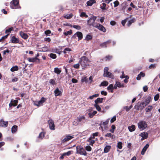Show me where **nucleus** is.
Returning a JSON list of instances; mask_svg holds the SVG:
<instances>
[{
  "label": "nucleus",
  "instance_id": "6e6552de",
  "mask_svg": "<svg viewBox=\"0 0 160 160\" xmlns=\"http://www.w3.org/2000/svg\"><path fill=\"white\" fill-rule=\"evenodd\" d=\"M46 100V98L44 97H42L40 100L34 103V105L38 107L41 106Z\"/></svg>",
  "mask_w": 160,
  "mask_h": 160
},
{
  "label": "nucleus",
  "instance_id": "4d7b16f0",
  "mask_svg": "<svg viewBox=\"0 0 160 160\" xmlns=\"http://www.w3.org/2000/svg\"><path fill=\"white\" fill-rule=\"evenodd\" d=\"M159 97V94H157L154 97V100L155 101H157Z\"/></svg>",
  "mask_w": 160,
  "mask_h": 160
},
{
  "label": "nucleus",
  "instance_id": "c85d7f7f",
  "mask_svg": "<svg viewBox=\"0 0 160 160\" xmlns=\"http://www.w3.org/2000/svg\"><path fill=\"white\" fill-rule=\"evenodd\" d=\"M111 148L110 146L107 145L106 146L104 149V152L105 153L108 152Z\"/></svg>",
  "mask_w": 160,
  "mask_h": 160
},
{
  "label": "nucleus",
  "instance_id": "c9c22d12",
  "mask_svg": "<svg viewBox=\"0 0 160 160\" xmlns=\"http://www.w3.org/2000/svg\"><path fill=\"white\" fill-rule=\"evenodd\" d=\"M135 21V19H131V20H130L128 22V24H127L128 26L129 27L131 25V24L132 23L134 22Z\"/></svg>",
  "mask_w": 160,
  "mask_h": 160
},
{
  "label": "nucleus",
  "instance_id": "4be33fe9",
  "mask_svg": "<svg viewBox=\"0 0 160 160\" xmlns=\"http://www.w3.org/2000/svg\"><path fill=\"white\" fill-rule=\"evenodd\" d=\"M103 99L104 98H98L97 99L95 100L94 101L95 103H97V104H98V103H102Z\"/></svg>",
  "mask_w": 160,
  "mask_h": 160
},
{
  "label": "nucleus",
  "instance_id": "13d9d810",
  "mask_svg": "<svg viewBox=\"0 0 160 160\" xmlns=\"http://www.w3.org/2000/svg\"><path fill=\"white\" fill-rule=\"evenodd\" d=\"M116 120V117L115 116H114L111 119L110 122L111 123L113 122Z\"/></svg>",
  "mask_w": 160,
  "mask_h": 160
},
{
  "label": "nucleus",
  "instance_id": "a18cd8bd",
  "mask_svg": "<svg viewBox=\"0 0 160 160\" xmlns=\"http://www.w3.org/2000/svg\"><path fill=\"white\" fill-rule=\"evenodd\" d=\"M72 33V31L71 30H70L69 31H68L67 32H65L63 34L64 35L67 36L68 35H70Z\"/></svg>",
  "mask_w": 160,
  "mask_h": 160
},
{
  "label": "nucleus",
  "instance_id": "393cba45",
  "mask_svg": "<svg viewBox=\"0 0 160 160\" xmlns=\"http://www.w3.org/2000/svg\"><path fill=\"white\" fill-rule=\"evenodd\" d=\"M107 90L108 91L110 90L112 92H113V86L112 84H111L107 87Z\"/></svg>",
  "mask_w": 160,
  "mask_h": 160
},
{
  "label": "nucleus",
  "instance_id": "e433bc0d",
  "mask_svg": "<svg viewBox=\"0 0 160 160\" xmlns=\"http://www.w3.org/2000/svg\"><path fill=\"white\" fill-rule=\"evenodd\" d=\"M94 106L96 108V109L98 111H100L101 110V108L100 107V106L97 103H95L94 104Z\"/></svg>",
  "mask_w": 160,
  "mask_h": 160
},
{
  "label": "nucleus",
  "instance_id": "aec40b11",
  "mask_svg": "<svg viewBox=\"0 0 160 160\" xmlns=\"http://www.w3.org/2000/svg\"><path fill=\"white\" fill-rule=\"evenodd\" d=\"M111 42V40H108L106 42H104L101 43L100 44L101 46L103 48H106L107 47V45L108 44L110 43Z\"/></svg>",
  "mask_w": 160,
  "mask_h": 160
},
{
  "label": "nucleus",
  "instance_id": "69168bd1",
  "mask_svg": "<svg viewBox=\"0 0 160 160\" xmlns=\"http://www.w3.org/2000/svg\"><path fill=\"white\" fill-rule=\"evenodd\" d=\"M44 33L46 35H49V34L51 33V31L49 30H48L45 31Z\"/></svg>",
  "mask_w": 160,
  "mask_h": 160
},
{
  "label": "nucleus",
  "instance_id": "e2e57ef3",
  "mask_svg": "<svg viewBox=\"0 0 160 160\" xmlns=\"http://www.w3.org/2000/svg\"><path fill=\"white\" fill-rule=\"evenodd\" d=\"M72 17V15L71 14H67L65 15L64 16L65 18L67 19L70 18Z\"/></svg>",
  "mask_w": 160,
  "mask_h": 160
},
{
  "label": "nucleus",
  "instance_id": "9d476101",
  "mask_svg": "<svg viewBox=\"0 0 160 160\" xmlns=\"http://www.w3.org/2000/svg\"><path fill=\"white\" fill-rule=\"evenodd\" d=\"M49 128L51 130H54L55 129V125L53 121L52 120H50L48 121Z\"/></svg>",
  "mask_w": 160,
  "mask_h": 160
},
{
  "label": "nucleus",
  "instance_id": "8fccbe9b",
  "mask_svg": "<svg viewBox=\"0 0 160 160\" xmlns=\"http://www.w3.org/2000/svg\"><path fill=\"white\" fill-rule=\"evenodd\" d=\"M72 27L78 30H80L81 28V27L79 25H73Z\"/></svg>",
  "mask_w": 160,
  "mask_h": 160
},
{
  "label": "nucleus",
  "instance_id": "a19ab883",
  "mask_svg": "<svg viewBox=\"0 0 160 160\" xmlns=\"http://www.w3.org/2000/svg\"><path fill=\"white\" fill-rule=\"evenodd\" d=\"M132 107V105L130 106L129 107H128V106H125L123 108L124 109H125L127 112H128L130 109H131Z\"/></svg>",
  "mask_w": 160,
  "mask_h": 160
},
{
  "label": "nucleus",
  "instance_id": "39448f33",
  "mask_svg": "<svg viewBox=\"0 0 160 160\" xmlns=\"http://www.w3.org/2000/svg\"><path fill=\"white\" fill-rule=\"evenodd\" d=\"M77 153L81 155L86 156L87 152L82 147L79 146H77Z\"/></svg>",
  "mask_w": 160,
  "mask_h": 160
},
{
  "label": "nucleus",
  "instance_id": "58836bf2",
  "mask_svg": "<svg viewBox=\"0 0 160 160\" xmlns=\"http://www.w3.org/2000/svg\"><path fill=\"white\" fill-rule=\"evenodd\" d=\"M152 108V106H148L145 109V110L146 112H149L150 111Z\"/></svg>",
  "mask_w": 160,
  "mask_h": 160
},
{
  "label": "nucleus",
  "instance_id": "052dcab7",
  "mask_svg": "<svg viewBox=\"0 0 160 160\" xmlns=\"http://www.w3.org/2000/svg\"><path fill=\"white\" fill-rule=\"evenodd\" d=\"M85 149L88 151H90L91 150L92 148L90 146H87L86 147Z\"/></svg>",
  "mask_w": 160,
  "mask_h": 160
},
{
  "label": "nucleus",
  "instance_id": "0e129e2a",
  "mask_svg": "<svg viewBox=\"0 0 160 160\" xmlns=\"http://www.w3.org/2000/svg\"><path fill=\"white\" fill-rule=\"evenodd\" d=\"M80 64L79 63L75 64L73 66V67L75 68L78 69L79 68Z\"/></svg>",
  "mask_w": 160,
  "mask_h": 160
},
{
  "label": "nucleus",
  "instance_id": "cd10ccee",
  "mask_svg": "<svg viewBox=\"0 0 160 160\" xmlns=\"http://www.w3.org/2000/svg\"><path fill=\"white\" fill-rule=\"evenodd\" d=\"M18 128L17 126L16 125L13 126L11 128L12 132V133H15L17 131Z\"/></svg>",
  "mask_w": 160,
  "mask_h": 160
},
{
  "label": "nucleus",
  "instance_id": "f257e3e1",
  "mask_svg": "<svg viewBox=\"0 0 160 160\" xmlns=\"http://www.w3.org/2000/svg\"><path fill=\"white\" fill-rule=\"evenodd\" d=\"M90 62V60L86 56L81 57L79 61V63L82 67V69H84L87 66H89Z\"/></svg>",
  "mask_w": 160,
  "mask_h": 160
},
{
  "label": "nucleus",
  "instance_id": "338daca9",
  "mask_svg": "<svg viewBox=\"0 0 160 160\" xmlns=\"http://www.w3.org/2000/svg\"><path fill=\"white\" fill-rule=\"evenodd\" d=\"M98 132H96L94 133H93L92 134V136H91V137H92V138H95V137H96L98 136Z\"/></svg>",
  "mask_w": 160,
  "mask_h": 160
},
{
  "label": "nucleus",
  "instance_id": "423d86ee",
  "mask_svg": "<svg viewBox=\"0 0 160 160\" xmlns=\"http://www.w3.org/2000/svg\"><path fill=\"white\" fill-rule=\"evenodd\" d=\"M138 128L141 130L145 129L147 127V124L146 122L143 121H141L138 123Z\"/></svg>",
  "mask_w": 160,
  "mask_h": 160
},
{
  "label": "nucleus",
  "instance_id": "f3484780",
  "mask_svg": "<svg viewBox=\"0 0 160 160\" xmlns=\"http://www.w3.org/2000/svg\"><path fill=\"white\" fill-rule=\"evenodd\" d=\"M77 35V37H78L79 40H81L82 38V33L79 32H77L76 33H75L73 37H74L75 36Z\"/></svg>",
  "mask_w": 160,
  "mask_h": 160
},
{
  "label": "nucleus",
  "instance_id": "7ed1b4c3",
  "mask_svg": "<svg viewBox=\"0 0 160 160\" xmlns=\"http://www.w3.org/2000/svg\"><path fill=\"white\" fill-rule=\"evenodd\" d=\"M96 18L97 17L96 16H91V17L87 21V24L89 26H92L94 28L97 23V22H95Z\"/></svg>",
  "mask_w": 160,
  "mask_h": 160
},
{
  "label": "nucleus",
  "instance_id": "72a5a7b5",
  "mask_svg": "<svg viewBox=\"0 0 160 160\" xmlns=\"http://www.w3.org/2000/svg\"><path fill=\"white\" fill-rule=\"evenodd\" d=\"M73 152L72 151H69L68 152L63 153V155L69 156L73 153Z\"/></svg>",
  "mask_w": 160,
  "mask_h": 160
},
{
  "label": "nucleus",
  "instance_id": "5701e85b",
  "mask_svg": "<svg viewBox=\"0 0 160 160\" xmlns=\"http://www.w3.org/2000/svg\"><path fill=\"white\" fill-rule=\"evenodd\" d=\"M115 85H116V87L119 88H123L124 87V86L123 84H121L120 82L117 81L116 82Z\"/></svg>",
  "mask_w": 160,
  "mask_h": 160
},
{
  "label": "nucleus",
  "instance_id": "a878e982",
  "mask_svg": "<svg viewBox=\"0 0 160 160\" xmlns=\"http://www.w3.org/2000/svg\"><path fill=\"white\" fill-rule=\"evenodd\" d=\"M97 111H94L92 112H91L88 113V115L90 118H92L97 113Z\"/></svg>",
  "mask_w": 160,
  "mask_h": 160
},
{
  "label": "nucleus",
  "instance_id": "bb28decb",
  "mask_svg": "<svg viewBox=\"0 0 160 160\" xmlns=\"http://www.w3.org/2000/svg\"><path fill=\"white\" fill-rule=\"evenodd\" d=\"M128 129L130 132H132L135 130V126L134 125H132L131 126H129Z\"/></svg>",
  "mask_w": 160,
  "mask_h": 160
},
{
  "label": "nucleus",
  "instance_id": "412c9836",
  "mask_svg": "<svg viewBox=\"0 0 160 160\" xmlns=\"http://www.w3.org/2000/svg\"><path fill=\"white\" fill-rule=\"evenodd\" d=\"M95 0H90L87 2V6H91L93 4L96 3Z\"/></svg>",
  "mask_w": 160,
  "mask_h": 160
},
{
  "label": "nucleus",
  "instance_id": "603ef678",
  "mask_svg": "<svg viewBox=\"0 0 160 160\" xmlns=\"http://www.w3.org/2000/svg\"><path fill=\"white\" fill-rule=\"evenodd\" d=\"M92 38V36L90 35H87L86 37V40L88 41L91 40Z\"/></svg>",
  "mask_w": 160,
  "mask_h": 160
},
{
  "label": "nucleus",
  "instance_id": "c756f323",
  "mask_svg": "<svg viewBox=\"0 0 160 160\" xmlns=\"http://www.w3.org/2000/svg\"><path fill=\"white\" fill-rule=\"evenodd\" d=\"M18 70V66H15L12 68L10 70L11 71L13 72L15 71H17Z\"/></svg>",
  "mask_w": 160,
  "mask_h": 160
},
{
  "label": "nucleus",
  "instance_id": "473e14b6",
  "mask_svg": "<svg viewBox=\"0 0 160 160\" xmlns=\"http://www.w3.org/2000/svg\"><path fill=\"white\" fill-rule=\"evenodd\" d=\"M106 4L105 3H103L100 6V8L103 10H106Z\"/></svg>",
  "mask_w": 160,
  "mask_h": 160
},
{
  "label": "nucleus",
  "instance_id": "20e7f679",
  "mask_svg": "<svg viewBox=\"0 0 160 160\" xmlns=\"http://www.w3.org/2000/svg\"><path fill=\"white\" fill-rule=\"evenodd\" d=\"M10 7L12 9L19 8H20L19 5V0H13L10 3Z\"/></svg>",
  "mask_w": 160,
  "mask_h": 160
},
{
  "label": "nucleus",
  "instance_id": "49530a36",
  "mask_svg": "<svg viewBox=\"0 0 160 160\" xmlns=\"http://www.w3.org/2000/svg\"><path fill=\"white\" fill-rule=\"evenodd\" d=\"M49 82L50 84L52 85H54L56 83L55 81L53 79H50Z\"/></svg>",
  "mask_w": 160,
  "mask_h": 160
},
{
  "label": "nucleus",
  "instance_id": "37998d69",
  "mask_svg": "<svg viewBox=\"0 0 160 160\" xmlns=\"http://www.w3.org/2000/svg\"><path fill=\"white\" fill-rule=\"evenodd\" d=\"M122 143L121 142H118L117 144V147L119 149H121L122 148Z\"/></svg>",
  "mask_w": 160,
  "mask_h": 160
},
{
  "label": "nucleus",
  "instance_id": "774afa93",
  "mask_svg": "<svg viewBox=\"0 0 160 160\" xmlns=\"http://www.w3.org/2000/svg\"><path fill=\"white\" fill-rule=\"evenodd\" d=\"M105 136L106 137H111L112 135L111 133H108L105 135Z\"/></svg>",
  "mask_w": 160,
  "mask_h": 160
},
{
  "label": "nucleus",
  "instance_id": "7c9ffc66",
  "mask_svg": "<svg viewBox=\"0 0 160 160\" xmlns=\"http://www.w3.org/2000/svg\"><path fill=\"white\" fill-rule=\"evenodd\" d=\"M147 105V104H146V103H145V102H141L139 106V108H142V109H143V108H144Z\"/></svg>",
  "mask_w": 160,
  "mask_h": 160
},
{
  "label": "nucleus",
  "instance_id": "dca6fc26",
  "mask_svg": "<svg viewBox=\"0 0 160 160\" xmlns=\"http://www.w3.org/2000/svg\"><path fill=\"white\" fill-rule=\"evenodd\" d=\"M103 76L104 77H108L112 79H113L114 78V76L112 74L109 72L104 75Z\"/></svg>",
  "mask_w": 160,
  "mask_h": 160
},
{
  "label": "nucleus",
  "instance_id": "6ab92c4d",
  "mask_svg": "<svg viewBox=\"0 0 160 160\" xmlns=\"http://www.w3.org/2000/svg\"><path fill=\"white\" fill-rule=\"evenodd\" d=\"M149 146V145L148 144H147L144 147L141 151V154L142 155H144V154L146 151L147 150Z\"/></svg>",
  "mask_w": 160,
  "mask_h": 160
},
{
  "label": "nucleus",
  "instance_id": "6e6d98bb",
  "mask_svg": "<svg viewBox=\"0 0 160 160\" xmlns=\"http://www.w3.org/2000/svg\"><path fill=\"white\" fill-rule=\"evenodd\" d=\"M108 68L107 67H106L105 68L104 70V74L103 75L106 74V73L108 72H109L108 71Z\"/></svg>",
  "mask_w": 160,
  "mask_h": 160
},
{
  "label": "nucleus",
  "instance_id": "09e8293b",
  "mask_svg": "<svg viewBox=\"0 0 160 160\" xmlns=\"http://www.w3.org/2000/svg\"><path fill=\"white\" fill-rule=\"evenodd\" d=\"M80 16L82 17H84L85 18H87L88 17V15L86 14V13L84 12H81L80 15Z\"/></svg>",
  "mask_w": 160,
  "mask_h": 160
},
{
  "label": "nucleus",
  "instance_id": "f03ea898",
  "mask_svg": "<svg viewBox=\"0 0 160 160\" xmlns=\"http://www.w3.org/2000/svg\"><path fill=\"white\" fill-rule=\"evenodd\" d=\"M87 121V119H86L84 116H81L78 117L77 119H75L73 122V125L75 126L78 125H82L85 123Z\"/></svg>",
  "mask_w": 160,
  "mask_h": 160
},
{
  "label": "nucleus",
  "instance_id": "a211bd4d",
  "mask_svg": "<svg viewBox=\"0 0 160 160\" xmlns=\"http://www.w3.org/2000/svg\"><path fill=\"white\" fill-rule=\"evenodd\" d=\"M54 92L55 96L60 95L62 93L61 91H60L58 88L54 90Z\"/></svg>",
  "mask_w": 160,
  "mask_h": 160
},
{
  "label": "nucleus",
  "instance_id": "ddd939ff",
  "mask_svg": "<svg viewBox=\"0 0 160 160\" xmlns=\"http://www.w3.org/2000/svg\"><path fill=\"white\" fill-rule=\"evenodd\" d=\"M27 60L29 62H37V61H38V62H39V59H38L37 57L32 58H28L27 59Z\"/></svg>",
  "mask_w": 160,
  "mask_h": 160
},
{
  "label": "nucleus",
  "instance_id": "bf43d9fd",
  "mask_svg": "<svg viewBox=\"0 0 160 160\" xmlns=\"http://www.w3.org/2000/svg\"><path fill=\"white\" fill-rule=\"evenodd\" d=\"M110 120L109 118H108L107 119L105 122H103L102 124L103 125H105L108 124Z\"/></svg>",
  "mask_w": 160,
  "mask_h": 160
},
{
  "label": "nucleus",
  "instance_id": "2eb2a0df",
  "mask_svg": "<svg viewBox=\"0 0 160 160\" xmlns=\"http://www.w3.org/2000/svg\"><path fill=\"white\" fill-rule=\"evenodd\" d=\"M139 135L142 137L141 139L142 140L148 138V133L147 132H143L141 133Z\"/></svg>",
  "mask_w": 160,
  "mask_h": 160
},
{
  "label": "nucleus",
  "instance_id": "f8f14e48",
  "mask_svg": "<svg viewBox=\"0 0 160 160\" xmlns=\"http://www.w3.org/2000/svg\"><path fill=\"white\" fill-rule=\"evenodd\" d=\"M11 41L12 43H19V40L15 36H13L11 38Z\"/></svg>",
  "mask_w": 160,
  "mask_h": 160
},
{
  "label": "nucleus",
  "instance_id": "1a4fd4ad",
  "mask_svg": "<svg viewBox=\"0 0 160 160\" xmlns=\"http://www.w3.org/2000/svg\"><path fill=\"white\" fill-rule=\"evenodd\" d=\"M72 138H73V137L72 136L69 135H67L65 136L64 138H62L61 142L62 143L67 142L71 140Z\"/></svg>",
  "mask_w": 160,
  "mask_h": 160
},
{
  "label": "nucleus",
  "instance_id": "c03bdc74",
  "mask_svg": "<svg viewBox=\"0 0 160 160\" xmlns=\"http://www.w3.org/2000/svg\"><path fill=\"white\" fill-rule=\"evenodd\" d=\"M44 137V133L43 132H42L38 136L39 138L42 139Z\"/></svg>",
  "mask_w": 160,
  "mask_h": 160
},
{
  "label": "nucleus",
  "instance_id": "3c124183",
  "mask_svg": "<svg viewBox=\"0 0 160 160\" xmlns=\"http://www.w3.org/2000/svg\"><path fill=\"white\" fill-rule=\"evenodd\" d=\"M13 30V28L12 27L8 29H7L5 31L6 33L10 32L12 31Z\"/></svg>",
  "mask_w": 160,
  "mask_h": 160
},
{
  "label": "nucleus",
  "instance_id": "2f4dec72",
  "mask_svg": "<svg viewBox=\"0 0 160 160\" xmlns=\"http://www.w3.org/2000/svg\"><path fill=\"white\" fill-rule=\"evenodd\" d=\"M99 96V94H96L94 95H93L91 96H90L89 97V98H88V99H90L91 100H92L93 99V98H96L97 97H98Z\"/></svg>",
  "mask_w": 160,
  "mask_h": 160
},
{
  "label": "nucleus",
  "instance_id": "79ce46f5",
  "mask_svg": "<svg viewBox=\"0 0 160 160\" xmlns=\"http://www.w3.org/2000/svg\"><path fill=\"white\" fill-rule=\"evenodd\" d=\"M48 56L52 59H55L57 57V56L56 54L52 53L50 54Z\"/></svg>",
  "mask_w": 160,
  "mask_h": 160
},
{
  "label": "nucleus",
  "instance_id": "ea45409f",
  "mask_svg": "<svg viewBox=\"0 0 160 160\" xmlns=\"http://www.w3.org/2000/svg\"><path fill=\"white\" fill-rule=\"evenodd\" d=\"M108 84V82L106 81H104L101 82L100 86H106Z\"/></svg>",
  "mask_w": 160,
  "mask_h": 160
},
{
  "label": "nucleus",
  "instance_id": "864d4df0",
  "mask_svg": "<svg viewBox=\"0 0 160 160\" xmlns=\"http://www.w3.org/2000/svg\"><path fill=\"white\" fill-rule=\"evenodd\" d=\"M127 5V3L126 2H123L122 4V8L123 10H124L126 8V7Z\"/></svg>",
  "mask_w": 160,
  "mask_h": 160
},
{
  "label": "nucleus",
  "instance_id": "0eeeda50",
  "mask_svg": "<svg viewBox=\"0 0 160 160\" xmlns=\"http://www.w3.org/2000/svg\"><path fill=\"white\" fill-rule=\"evenodd\" d=\"M94 28H96L99 30L104 32H105L106 31V29L102 25L99 23H97Z\"/></svg>",
  "mask_w": 160,
  "mask_h": 160
},
{
  "label": "nucleus",
  "instance_id": "680f3d73",
  "mask_svg": "<svg viewBox=\"0 0 160 160\" xmlns=\"http://www.w3.org/2000/svg\"><path fill=\"white\" fill-rule=\"evenodd\" d=\"M71 49L69 48H66L64 49L63 52L64 53H66L67 51H70Z\"/></svg>",
  "mask_w": 160,
  "mask_h": 160
},
{
  "label": "nucleus",
  "instance_id": "de8ad7c7",
  "mask_svg": "<svg viewBox=\"0 0 160 160\" xmlns=\"http://www.w3.org/2000/svg\"><path fill=\"white\" fill-rule=\"evenodd\" d=\"M111 128L112 129L110 130V131L112 133H113L114 130L115 129L116 127L114 125H112Z\"/></svg>",
  "mask_w": 160,
  "mask_h": 160
},
{
  "label": "nucleus",
  "instance_id": "5fc2aeb1",
  "mask_svg": "<svg viewBox=\"0 0 160 160\" xmlns=\"http://www.w3.org/2000/svg\"><path fill=\"white\" fill-rule=\"evenodd\" d=\"M113 4H114V7H116L119 5V3L118 1H116L113 2Z\"/></svg>",
  "mask_w": 160,
  "mask_h": 160
},
{
  "label": "nucleus",
  "instance_id": "b1692460",
  "mask_svg": "<svg viewBox=\"0 0 160 160\" xmlns=\"http://www.w3.org/2000/svg\"><path fill=\"white\" fill-rule=\"evenodd\" d=\"M54 72L57 75H59L61 72V71L58 68H55L54 69Z\"/></svg>",
  "mask_w": 160,
  "mask_h": 160
},
{
  "label": "nucleus",
  "instance_id": "4468645a",
  "mask_svg": "<svg viewBox=\"0 0 160 160\" xmlns=\"http://www.w3.org/2000/svg\"><path fill=\"white\" fill-rule=\"evenodd\" d=\"M19 34L21 37L24 39H27L28 37V35L26 33L22 31L20 32Z\"/></svg>",
  "mask_w": 160,
  "mask_h": 160
},
{
  "label": "nucleus",
  "instance_id": "9b49d317",
  "mask_svg": "<svg viewBox=\"0 0 160 160\" xmlns=\"http://www.w3.org/2000/svg\"><path fill=\"white\" fill-rule=\"evenodd\" d=\"M8 124V121H5L2 119L0 120V126L2 127H6Z\"/></svg>",
  "mask_w": 160,
  "mask_h": 160
},
{
  "label": "nucleus",
  "instance_id": "4c0bfd02",
  "mask_svg": "<svg viewBox=\"0 0 160 160\" xmlns=\"http://www.w3.org/2000/svg\"><path fill=\"white\" fill-rule=\"evenodd\" d=\"M112 56H110V55H108V56H107L106 57H105L104 58V60L105 61H109L110 60H111V59H112Z\"/></svg>",
  "mask_w": 160,
  "mask_h": 160
},
{
  "label": "nucleus",
  "instance_id": "f704fd0d",
  "mask_svg": "<svg viewBox=\"0 0 160 160\" xmlns=\"http://www.w3.org/2000/svg\"><path fill=\"white\" fill-rule=\"evenodd\" d=\"M92 138H93L92 137H90L88 140V141L90 142V145H92L95 142V141L92 140Z\"/></svg>",
  "mask_w": 160,
  "mask_h": 160
}]
</instances>
